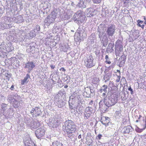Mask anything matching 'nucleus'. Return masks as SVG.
I'll use <instances>...</instances> for the list:
<instances>
[{
	"instance_id": "nucleus-1",
	"label": "nucleus",
	"mask_w": 146,
	"mask_h": 146,
	"mask_svg": "<svg viewBox=\"0 0 146 146\" xmlns=\"http://www.w3.org/2000/svg\"><path fill=\"white\" fill-rule=\"evenodd\" d=\"M76 126L74 122L71 120H67L64 123L62 128L64 131L68 135V137L70 138L73 136V133L76 130Z\"/></svg>"
},
{
	"instance_id": "nucleus-2",
	"label": "nucleus",
	"mask_w": 146,
	"mask_h": 146,
	"mask_svg": "<svg viewBox=\"0 0 146 146\" xmlns=\"http://www.w3.org/2000/svg\"><path fill=\"white\" fill-rule=\"evenodd\" d=\"M73 18L74 21H77L78 24H80L84 20L85 16L82 11L79 10L75 13Z\"/></svg>"
},
{
	"instance_id": "nucleus-3",
	"label": "nucleus",
	"mask_w": 146,
	"mask_h": 146,
	"mask_svg": "<svg viewBox=\"0 0 146 146\" xmlns=\"http://www.w3.org/2000/svg\"><path fill=\"white\" fill-rule=\"evenodd\" d=\"M117 94H113V96H112V97H109L108 99L104 98L103 100H104L106 102V104H107L109 107L113 106L116 103L117 100Z\"/></svg>"
},
{
	"instance_id": "nucleus-4",
	"label": "nucleus",
	"mask_w": 146,
	"mask_h": 146,
	"mask_svg": "<svg viewBox=\"0 0 146 146\" xmlns=\"http://www.w3.org/2000/svg\"><path fill=\"white\" fill-rule=\"evenodd\" d=\"M27 126L31 129H35L40 126V124L38 121H35L32 119H29L26 120L25 122Z\"/></svg>"
},
{
	"instance_id": "nucleus-5",
	"label": "nucleus",
	"mask_w": 146,
	"mask_h": 146,
	"mask_svg": "<svg viewBox=\"0 0 146 146\" xmlns=\"http://www.w3.org/2000/svg\"><path fill=\"white\" fill-rule=\"evenodd\" d=\"M116 29L115 26L113 24L108 25L106 29V31L108 37H112L115 33Z\"/></svg>"
},
{
	"instance_id": "nucleus-6",
	"label": "nucleus",
	"mask_w": 146,
	"mask_h": 146,
	"mask_svg": "<svg viewBox=\"0 0 146 146\" xmlns=\"http://www.w3.org/2000/svg\"><path fill=\"white\" fill-rule=\"evenodd\" d=\"M45 131L42 128H40L37 129L35 131L36 137L38 139L44 136L45 134Z\"/></svg>"
},
{
	"instance_id": "nucleus-7",
	"label": "nucleus",
	"mask_w": 146,
	"mask_h": 146,
	"mask_svg": "<svg viewBox=\"0 0 146 146\" xmlns=\"http://www.w3.org/2000/svg\"><path fill=\"white\" fill-rule=\"evenodd\" d=\"M60 124V121L59 119L55 118L52 119L50 122L49 126L50 127L55 128L58 127Z\"/></svg>"
},
{
	"instance_id": "nucleus-8",
	"label": "nucleus",
	"mask_w": 146,
	"mask_h": 146,
	"mask_svg": "<svg viewBox=\"0 0 146 146\" xmlns=\"http://www.w3.org/2000/svg\"><path fill=\"white\" fill-rule=\"evenodd\" d=\"M93 58L92 56H89L86 60L85 61V64L87 67L91 68L95 65L93 63Z\"/></svg>"
},
{
	"instance_id": "nucleus-9",
	"label": "nucleus",
	"mask_w": 146,
	"mask_h": 146,
	"mask_svg": "<svg viewBox=\"0 0 146 146\" xmlns=\"http://www.w3.org/2000/svg\"><path fill=\"white\" fill-rule=\"evenodd\" d=\"M106 27L105 24H101L98 27L97 31L98 33V35L99 38L100 40L102 39V38L104 34V32H102V31L104 30V28H106Z\"/></svg>"
},
{
	"instance_id": "nucleus-10",
	"label": "nucleus",
	"mask_w": 146,
	"mask_h": 146,
	"mask_svg": "<svg viewBox=\"0 0 146 146\" xmlns=\"http://www.w3.org/2000/svg\"><path fill=\"white\" fill-rule=\"evenodd\" d=\"M31 113L32 115L36 117L40 115L41 113V112L40 108L36 107L32 109Z\"/></svg>"
},
{
	"instance_id": "nucleus-11",
	"label": "nucleus",
	"mask_w": 146,
	"mask_h": 146,
	"mask_svg": "<svg viewBox=\"0 0 146 146\" xmlns=\"http://www.w3.org/2000/svg\"><path fill=\"white\" fill-rule=\"evenodd\" d=\"M99 108L101 109V110H103L104 111L107 110L109 108L107 104H106V102L103 100H101L99 103Z\"/></svg>"
},
{
	"instance_id": "nucleus-12",
	"label": "nucleus",
	"mask_w": 146,
	"mask_h": 146,
	"mask_svg": "<svg viewBox=\"0 0 146 146\" xmlns=\"http://www.w3.org/2000/svg\"><path fill=\"white\" fill-rule=\"evenodd\" d=\"M35 63L33 62H29L26 63L25 68L28 69V72L30 73V71L35 67Z\"/></svg>"
},
{
	"instance_id": "nucleus-13",
	"label": "nucleus",
	"mask_w": 146,
	"mask_h": 146,
	"mask_svg": "<svg viewBox=\"0 0 146 146\" xmlns=\"http://www.w3.org/2000/svg\"><path fill=\"white\" fill-rule=\"evenodd\" d=\"M23 140L25 145L27 146V145H29L30 146H31L33 145L34 146L35 145L34 142H32L31 138L28 136L25 137L24 138Z\"/></svg>"
},
{
	"instance_id": "nucleus-14",
	"label": "nucleus",
	"mask_w": 146,
	"mask_h": 146,
	"mask_svg": "<svg viewBox=\"0 0 146 146\" xmlns=\"http://www.w3.org/2000/svg\"><path fill=\"white\" fill-rule=\"evenodd\" d=\"M110 119L108 117L102 116L101 117L100 121L103 124L107 126L111 123H110Z\"/></svg>"
},
{
	"instance_id": "nucleus-15",
	"label": "nucleus",
	"mask_w": 146,
	"mask_h": 146,
	"mask_svg": "<svg viewBox=\"0 0 146 146\" xmlns=\"http://www.w3.org/2000/svg\"><path fill=\"white\" fill-rule=\"evenodd\" d=\"M126 57L125 56L122 55L119 59L117 62L118 65L119 67H121L124 66L125 63V62Z\"/></svg>"
},
{
	"instance_id": "nucleus-16",
	"label": "nucleus",
	"mask_w": 146,
	"mask_h": 146,
	"mask_svg": "<svg viewBox=\"0 0 146 146\" xmlns=\"http://www.w3.org/2000/svg\"><path fill=\"white\" fill-rule=\"evenodd\" d=\"M6 46H0V56H1V54H4L7 53V52H9L12 51L13 49L12 48H10V50H8Z\"/></svg>"
},
{
	"instance_id": "nucleus-17",
	"label": "nucleus",
	"mask_w": 146,
	"mask_h": 146,
	"mask_svg": "<svg viewBox=\"0 0 146 146\" xmlns=\"http://www.w3.org/2000/svg\"><path fill=\"white\" fill-rule=\"evenodd\" d=\"M62 19L64 20L69 19L72 16V14L70 13L64 12L62 15H61L60 16Z\"/></svg>"
},
{
	"instance_id": "nucleus-18",
	"label": "nucleus",
	"mask_w": 146,
	"mask_h": 146,
	"mask_svg": "<svg viewBox=\"0 0 146 146\" xmlns=\"http://www.w3.org/2000/svg\"><path fill=\"white\" fill-rule=\"evenodd\" d=\"M96 39L95 33H92L88 38V42L89 44H92L94 42Z\"/></svg>"
},
{
	"instance_id": "nucleus-19",
	"label": "nucleus",
	"mask_w": 146,
	"mask_h": 146,
	"mask_svg": "<svg viewBox=\"0 0 146 146\" xmlns=\"http://www.w3.org/2000/svg\"><path fill=\"white\" fill-rule=\"evenodd\" d=\"M123 129L124 130L123 133H129V132L132 131V129L130 126H127L125 127Z\"/></svg>"
},
{
	"instance_id": "nucleus-20",
	"label": "nucleus",
	"mask_w": 146,
	"mask_h": 146,
	"mask_svg": "<svg viewBox=\"0 0 146 146\" xmlns=\"http://www.w3.org/2000/svg\"><path fill=\"white\" fill-rule=\"evenodd\" d=\"M91 91V89L89 87H87L86 88H85L83 90V91L84 92H83L84 95L88 97L90 96V92Z\"/></svg>"
},
{
	"instance_id": "nucleus-21",
	"label": "nucleus",
	"mask_w": 146,
	"mask_h": 146,
	"mask_svg": "<svg viewBox=\"0 0 146 146\" xmlns=\"http://www.w3.org/2000/svg\"><path fill=\"white\" fill-rule=\"evenodd\" d=\"M77 33H78L79 35L81 37H83V34H85V33L84 30L81 27H79L77 30Z\"/></svg>"
},
{
	"instance_id": "nucleus-22",
	"label": "nucleus",
	"mask_w": 146,
	"mask_h": 146,
	"mask_svg": "<svg viewBox=\"0 0 146 146\" xmlns=\"http://www.w3.org/2000/svg\"><path fill=\"white\" fill-rule=\"evenodd\" d=\"M13 105L15 108H18L21 106L22 105V103L20 102L17 101L15 99H14L13 100Z\"/></svg>"
},
{
	"instance_id": "nucleus-23",
	"label": "nucleus",
	"mask_w": 146,
	"mask_h": 146,
	"mask_svg": "<svg viewBox=\"0 0 146 146\" xmlns=\"http://www.w3.org/2000/svg\"><path fill=\"white\" fill-rule=\"evenodd\" d=\"M30 78V76L28 74H27L26 76L25 77L24 79L21 80V84L22 85H24L25 83L28 82L29 81V80H28V79Z\"/></svg>"
},
{
	"instance_id": "nucleus-24",
	"label": "nucleus",
	"mask_w": 146,
	"mask_h": 146,
	"mask_svg": "<svg viewBox=\"0 0 146 146\" xmlns=\"http://www.w3.org/2000/svg\"><path fill=\"white\" fill-rule=\"evenodd\" d=\"M115 52L116 55H118L123 49L122 46H115Z\"/></svg>"
},
{
	"instance_id": "nucleus-25",
	"label": "nucleus",
	"mask_w": 146,
	"mask_h": 146,
	"mask_svg": "<svg viewBox=\"0 0 146 146\" xmlns=\"http://www.w3.org/2000/svg\"><path fill=\"white\" fill-rule=\"evenodd\" d=\"M77 6L82 9L85 8L86 7V4L83 1H80L77 5Z\"/></svg>"
},
{
	"instance_id": "nucleus-26",
	"label": "nucleus",
	"mask_w": 146,
	"mask_h": 146,
	"mask_svg": "<svg viewBox=\"0 0 146 146\" xmlns=\"http://www.w3.org/2000/svg\"><path fill=\"white\" fill-rule=\"evenodd\" d=\"M54 21V20L52 18L51 16H48L45 19L44 22L46 23H48L50 24V23H53Z\"/></svg>"
},
{
	"instance_id": "nucleus-27",
	"label": "nucleus",
	"mask_w": 146,
	"mask_h": 146,
	"mask_svg": "<svg viewBox=\"0 0 146 146\" xmlns=\"http://www.w3.org/2000/svg\"><path fill=\"white\" fill-rule=\"evenodd\" d=\"M35 33L34 30H32L27 35V37L29 39H31L35 36Z\"/></svg>"
},
{
	"instance_id": "nucleus-28",
	"label": "nucleus",
	"mask_w": 146,
	"mask_h": 146,
	"mask_svg": "<svg viewBox=\"0 0 146 146\" xmlns=\"http://www.w3.org/2000/svg\"><path fill=\"white\" fill-rule=\"evenodd\" d=\"M93 110L92 108L88 107L86 108L85 112L86 113L91 115L93 113Z\"/></svg>"
},
{
	"instance_id": "nucleus-29",
	"label": "nucleus",
	"mask_w": 146,
	"mask_h": 146,
	"mask_svg": "<svg viewBox=\"0 0 146 146\" xmlns=\"http://www.w3.org/2000/svg\"><path fill=\"white\" fill-rule=\"evenodd\" d=\"M23 19L22 18V17L21 16H19L17 17L15 19V22L18 23H21L23 21Z\"/></svg>"
},
{
	"instance_id": "nucleus-30",
	"label": "nucleus",
	"mask_w": 146,
	"mask_h": 146,
	"mask_svg": "<svg viewBox=\"0 0 146 146\" xmlns=\"http://www.w3.org/2000/svg\"><path fill=\"white\" fill-rule=\"evenodd\" d=\"M8 106L7 104L4 103H3L1 105V110L3 112L8 108Z\"/></svg>"
},
{
	"instance_id": "nucleus-31",
	"label": "nucleus",
	"mask_w": 146,
	"mask_h": 146,
	"mask_svg": "<svg viewBox=\"0 0 146 146\" xmlns=\"http://www.w3.org/2000/svg\"><path fill=\"white\" fill-rule=\"evenodd\" d=\"M132 35L134 39H137L139 36L138 31L137 30L134 31Z\"/></svg>"
},
{
	"instance_id": "nucleus-32",
	"label": "nucleus",
	"mask_w": 146,
	"mask_h": 146,
	"mask_svg": "<svg viewBox=\"0 0 146 146\" xmlns=\"http://www.w3.org/2000/svg\"><path fill=\"white\" fill-rule=\"evenodd\" d=\"M111 77V75L110 73H108L104 76V82H106L107 81L109 80Z\"/></svg>"
},
{
	"instance_id": "nucleus-33",
	"label": "nucleus",
	"mask_w": 146,
	"mask_h": 146,
	"mask_svg": "<svg viewBox=\"0 0 146 146\" xmlns=\"http://www.w3.org/2000/svg\"><path fill=\"white\" fill-rule=\"evenodd\" d=\"M121 110L120 109H119L118 110L116 111L115 114V117L117 118H119L121 116Z\"/></svg>"
},
{
	"instance_id": "nucleus-34",
	"label": "nucleus",
	"mask_w": 146,
	"mask_h": 146,
	"mask_svg": "<svg viewBox=\"0 0 146 146\" xmlns=\"http://www.w3.org/2000/svg\"><path fill=\"white\" fill-rule=\"evenodd\" d=\"M69 46H60V49L61 51L66 52L67 50L69 48Z\"/></svg>"
},
{
	"instance_id": "nucleus-35",
	"label": "nucleus",
	"mask_w": 146,
	"mask_h": 146,
	"mask_svg": "<svg viewBox=\"0 0 146 146\" xmlns=\"http://www.w3.org/2000/svg\"><path fill=\"white\" fill-rule=\"evenodd\" d=\"M137 21V25L139 27H141L143 29L144 25H141V24H140V23H141V24H142L143 21L139 20H138Z\"/></svg>"
},
{
	"instance_id": "nucleus-36",
	"label": "nucleus",
	"mask_w": 146,
	"mask_h": 146,
	"mask_svg": "<svg viewBox=\"0 0 146 146\" xmlns=\"http://www.w3.org/2000/svg\"><path fill=\"white\" fill-rule=\"evenodd\" d=\"M105 36L106 37V39H105L104 41L103 39L102 41V42L103 43V46H104L107 45L108 44V40L106 36L104 35V37Z\"/></svg>"
},
{
	"instance_id": "nucleus-37",
	"label": "nucleus",
	"mask_w": 146,
	"mask_h": 146,
	"mask_svg": "<svg viewBox=\"0 0 146 146\" xmlns=\"http://www.w3.org/2000/svg\"><path fill=\"white\" fill-rule=\"evenodd\" d=\"M29 47L28 49V51H29L30 52H31L32 53L34 52V51H35V46H28Z\"/></svg>"
},
{
	"instance_id": "nucleus-38",
	"label": "nucleus",
	"mask_w": 146,
	"mask_h": 146,
	"mask_svg": "<svg viewBox=\"0 0 146 146\" xmlns=\"http://www.w3.org/2000/svg\"><path fill=\"white\" fill-rule=\"evenodd\" d=\"M62 145L59 142L56 141L52 143V146H62Z\"/></svg>"
},
{
	"instance_id": "nucleus-39",
	"label": "nucleus",
	"mask_w": 146,
	"mask_h": 146,
	"mask_svg": "<svg viewBox=\"0 0 146 146\" xmlns=\"http://www.w3.org/2000/svg\"><path fill=\"white\" fill-rule=\"evenodd\" d=\"M123 43L121 40L118 39L116 42L115 46H122Z\"/></svg>"
},
{
	"instance_id": "nucleus-40",
	"label": "nucleus",
	"mask_w": 146,
	"mask_h": 146,
	"mask_svg": "<svg viewBox=\"0 0 146 146\" xmlns=\"http://www.w3.org/2000/svg\"><path fill=\"white\" fill-rule=\"evenodd\" d=\"M13 98V97L11 95H9L7 97V100H8V101L10 102H13V100L14 99H15Z\"/></svg>"
},
{
	"instance_id": "nucleus-41",
	"label": "nucleus",
	"mask_w": 146,
	"mask_h": 146,
	"mask_svg": "<svg viewBox=\"0 0 146 146\" xmlns=\"http://www.w3.org/2000/svg\"><path fill=\"white\" fill-rule=\"evenodd\" d=\"M49 16H51L52 17V18L54 20L56 18V14L54 12H53Z\"/></svg>"
},
{
	"instance_id": "nucleus-42",
	"label": "nucleus",
	"mask_w": 146,
	"mask_h": 146,
	"mask_svg": "<svg viewBox=\"0 0 146 146\" xmlns=\"http://www.w3.org/2000/svg\"><path fill=\"white\" fill-rule=\"evenodd\" d=\"M102 89L100 90V92H101V91L103 90L104 92H107V86L106 85H104L102 86Z\"/></svg>"
},
{
	"instance_id": "nucleus-43",
	"label": "nucleus",
	"mask_w": 146,
	"mask_h": 146,
	"mask_svg": "<svg viewBox=\"0 0 146 146\" xmlns=\"http://www.w3.org/2000/svg\"><path fill=\"white\" fill-rule=\"evenodd\" d=\"M69 107L70 109H73V108H75V107L74 104L70 103L69 101Z\"/></svg>"
},
{
	"instance_id": "nucleus-44",
	"label": "nucleus",
	"mask_w": 146,
	"mask_h": 146,
	"mask_svg": "<svg viewBox=\"0 0 146 146\" xmlns=\"http://www.w3.org/2000/svg\"><path fill=\"white\" fill-rule=\"evenodd\" d=\"M94 14L92 12L89 11V12L87 14V17H91L94 16Z\"/></svg>"
},
{
	"instance_id": "nucleus-45",
	"label": "nucleus",
	"mask_w": 146,
	"mask_h": 146,
	"mask_svg": "<svg viewBox=\"0 0 146 146\" xmlns=\"http://www.w3.org/2000/svg\"><path fill=\"white\" fill-rule=\"evenodd\" d=\"M93 2L95 4H99L101 2L102 0H92Z\"/></svg>"
},
{
	"instance_id": "nucleus-46",
	"label": "nucleus",
	"mask_w": 146,
	"mask_h": 146,
	"mask_svg": "<svg viewBox=\"0 0 146 146\" xmlns=\"http://www.w3.org/2000/svg\"><path fill=\"white\" fill-rule=\"evenodd\" d=\"M84 116L86 117V119H88L89 118L91 115H90V114H88L87 113H86L85 112H84Z\"/></svg>"
},
{
	"instance_id": "nucleus-47",
	"label": "nucleus",
	"mask_w": 146,
	"mask_h": 146,
	"mask_svg": "<svg viewBox=\"0 0 146 146\" xmlns=\"http://www.w3.org/2000/svg\"><path fill=\"white\" fill-rule=\"evenodd\" d=\"M82 37H81L79 35L76 38V39L78 41V42L79 43L80 41L81 40V38Z\"/></svg>"
},
{
	"instance_id": "nucleus-48",
	"label": "nucleus",
	"mask_w": 146,
	"mask_h": 146,
	"mask_svg": "<svg viewBox=\"0 0 146 146\" xmlns=\"http://www.w3.org/2000/svg\"><path fill=\"white\" fill-rule=\"evenodd\" d=\"M76 109V108L75 107V108H73V109H70V110L71 112L72 113L75 114V113H76V112H75L76 109Z\"/></svg>"
},
{
	"instance_id": "nucleus-49",
	"label": "nucleus",
	"mask_w": 146,
	"mask_h": 146,
	"mask_svg": "<svg viewBox=\"0 0 146 146\" xmlns=\"http://www.w3.org/2000/svg\"><path fill=\"white\" fill-rule=\"evenodd\" d=\"M128 90L130 91V93L131 94H133V90L132 89L130 86L128 88Z\"/></svg>"
},
{
	"instance_id": "nucleus-50",
	"label": "nucleus",
	"mask_w": 146,
	"mask_h": 146,
	"mask_svg": "<svg viewBox=\"0 0 146 146\" xmlns=\"http://www.w3.org/2000/svg\"><path fill=\"white\" fill-rule=\"evenodd\" d=\"M36 29L37 31H39L40 30V28L39 25H37L36 26Z\"/></svg>"
},
{
	"instance_id": "nucleus-51",
	"label": "nucleus",
	"mask_w": 146,
	"mask_h": 146,
	"mask_svg": "<svg viewBox=\"0 0 146 146\" xmlns=\"http://www.w3.org/2000/svg\"><path fill=\"white\" fill-rule=\"evenodd\" d=\"M5 76L8 78H10L11 76L10 74H8V73H5Z\"/></svg>"
},
{
	"instance_id": "nucleus-52",
	"label": "nucleus",
	"mask_w": 146,
	"mask_h": 146,
	"mask_svg": "<svg viewBox=\"0 0 146 146\" xmlns=\"http://www.w3.org/2000/svg\"><path fill=\"white\" fill-rule=\"evenodd\" d=\"M102 137V135L100 134H98L97 136V137L99 139H101V138Z\"/></svg>"
},
{
	"instance_id": "nucleus-53",
	"label": "nucleus",
	"mask_w": 146,
	"mask_h": 146,
	"mask_svg": "<svg viewBox=\"0 0 146 146\" xmlns=\"http://www.w3.org/2000/svg\"><path fill=\"white\" fill-rule=\"evenodd\" d=\"M95 54L97 55L99 54L100 51L99 50H97L96 51H95Z\"/></svg>"
},
{
	"instance_id": "nucleus-54",
	"label": "nucleus",
	"mask_w": 146,
	"mask_h": 146,
	"mask_svg": "<svg viewBox=\"0 0 146 146\" xmlns=\"http://www.w3.org/2000/svg\"><path fill=\"white\" fill-rule=\"evenodd\" d=\"M102 96L103 97L104 99V98H107V96L106 95V94L105 93H103Z\"/></svg>"
},
{
	"instance_id": "nucleus-55",
	"label": "nucleus",
	"mask_w": 146,
	"mask_h": 146,
	"mask_svg": "<svg viewBox=\"0 0 146 146\" xmlns=\"http://www.w3.org/2000/svg\"><path fill=\"white\" fill-rule=\"evenodd\" d=\"M105 62L108 64H110L111 63V62L108 60H106Z\"/></svg>"
},
{
	"instance_id": "nucleus-56",
	"label": "nucleus",
	"mask_w": 146,
	"mask_h": 146,
	"mask_svg": "<svg viewBox=\"0 0 146 146\" xmlns=\"http://www.w3.org/2000/svg\"><path fill=\"white\" fill-rule=\"evenodd\" d=\"M120 77L121 76H118V79L116 80V81L117 82H118L119 81Z\"/></svg>"
},
{
	"instance_id": "nucleus-57",
	"label": "nucleus",
	"mask_w": 146,
	"mask_h": 146,
	"mask_svg": "<svg viewBox=\"0 0 146 146\" xmlns=\"http://www.w3.org/2000/svg\"><path fill=\"white\" fill-rule=\"evenodd\" d=\"M10 89L11 90H13L14 89V86L13 85H12Z\"/></svg>"
},
{
	"instance_id": "nucleus-58",
	"label": "nucleus",
	"mask_w": 146,
	"mask_h": 146,
	"mask_svg": "<svg viewBox=\"0 0 146 146\" xmlns=\"http://www.w3.org/2000/svg\"><path fill=\"white\" fill-rule=\"evenodd\" d=\"M60 70H62V71H65L66 70L64 69V68L63 67H62V68H60Z\"/></svg>"
},
{
	"instance_id": "nucleus-59",
	"label": "nucleus",
	"mask_w": 146,
	"mask_h": 146,
	"mask_svg": "<svg viewBox=\"0 0 146 146\" xmlns=\"http://www.w3.org/2000/svg\"><path fill=\"white\" fill-rule=\"evenodd\" d=\"M71 5L73 6V7H74L75 5L74 3L73 2H72L71 3Z\"/></svg>"
},
{
	"instance_id": "nucleus-60",
	"label": "nucleus",
	"mask_w": 146,
	"mask_h": 146,
	"mask_svg": "<svg viewBox=\"0 0 146 146\" xmlns=\"http://www.w3.org/2000/svg\"><path fill=\"white\" fill-rule=\"evenodd\" d=\"M50 67H51V68L52 69H54L55 67V66L54 65H51L50 66Z\"/></svg>"
},
{
	"instance_id": "nucleus-61",
	"label": "nucleus",
	"mask_w": 146,
	"mask_h": 146,
	"mask_svg": "<svg viewBox=\"0 0 146 146\" xmlns=\"http://www.w3.org/2000/svg\"><path fill=\"white\" fill-rule=\"evenodd\" d=\"M93 100H91L89 102V104L90 105H92L93 104Z\"/></svg>"
},
{
	"instance_id": "nucleus-62",
	"label": "nucleus",
	"mask_w": 146,
	"mask_h": 146,
	"mask_svg": "<svg viewBox=\"0 0 146 146\" xmlns=\"http://www.w3.org/2000/svg\"><path fill=\"white\" fill-rule=\"evenodd\" d=\"M121 99L122 101H124L126 100V99L125 98H124L123 97H121Z\"/></svg>"
},
{
	"instance_id": "nucleus-63",
	"label": "nucleus",
	"mask_w": 146,
	"mask_h": 146,
	"mask_svg": "<svg viewBox=\"0 0 146 146\" xmlns=\"http://www.w3.org/2000/svg\"><path fill=\"white\" fill-rule=\"evenodd\" d=\"M105 59L106 60H108L109 59V57L108 55H106L105 56Z\"/></svg>"
},
{
	"instance_id": "nucleus-64",
	"label": "nucleus",
	"mask_w": 146,
	"mask_h": 146,
	"mask_svg": "<svg viewBox=\"0 0 146 146\" xmlns=\"http://www.w3.org/2000/svg\"><path fill=\"white\" fill-rule=\"evenodd\" d=\"M77 106H78L80 104V101L79 100H77Z\"/></svg>"
}]
</instances>
